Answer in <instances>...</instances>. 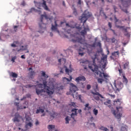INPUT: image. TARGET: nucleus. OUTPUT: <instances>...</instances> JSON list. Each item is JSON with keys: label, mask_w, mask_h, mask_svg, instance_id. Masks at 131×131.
Returning <instances> with one entry per match:
<instances>
[{"label": "nucleus", "mask_w": 131, "mask_h": 131, "mask_svg": "<svg viewBox=\"0 0 131 131\" xmlns=\"http://www.w3.org/2000/svg\"><path fill=\"white\" fill-rule=\"evenodd\" d=\"M116 112H114L113 114L115 115V116H116V118L118 119H120L122 116V114H121V113H118L117 115L115 113Z\"/></svg>", "instance_id": "obj_25"}, {"label": "nucleus", "mask_w": 131, "mask_h": 131, "mask_svg": "<svg viewBox=\"0 0 131 131\" xmlns=\"http://www.w3.org/2000/svg\"><path fill=\"white\" fill-rule=\"evenodd\" d=\"M45 92H46V91L45 89L39 90V89H36V93L38 95L41 94L42 93H45Z\"/></svg>", "instance_id": "obj_19"}, {"label": "nucleus", "mask_w": 131, "mask_h": 131, "mask_svg": "<svg viewBox=\"0 0 131 131\" xmlns=\"http://www.w3.org/2000/svg\"><path fill=\"white\" fill-rule=\"evenodd\" d=\"M48 128L49 129V131H53V130H54L55 126L53 125H49Z\"/></svg>", "instance_id": "obj_29"}, {"label": "nucleus", "mask_w": 131, "mask_h": 131, "mask_svg": "<svg viewBox=\"0 0 131 131\" xmlns=\"http://www.w3.org/2000/svg\"><path fill=\"white\" fill-rule=\"evenodd\" d=\"M43 85L44 89L46 91V93L49 95H52L55 92V86L52 82H50L48 84L49 86H47V82L46 80H43Z\"/></svg>", "instance_id": "obj_2"}, {"label": "nucleus", "mask_w": 131, "mask_h": 131, "mask_svg": "<svg viewBox=\"0 0 131 131\" xmlns=\"http://www.w3.org/2000/svg\"><path fill=\"white\" fill-rule=\"evenodd\" d=\"M18 27V26H14L13 29H14V31H15V32L17 31V28Z\"/></svg>", "instance_id": "obj_52"}, {"label": "nucleus", "mask_w": 131, "mask_h": 131, "mask_svg": "<svg viewBox=\"0 0 131 131\" xmlns=\"http://www.w3.org/2000/svg\"><path fill=\"white\" fill-rule=\"evenodd\" d=\"M14 105L17 106V110H19L20 109H22L23 110V109H25V108H26V106L23 107L22 106H19V103H17V102H15L14 103Z\"/></svg>", "instance_id": "obj_20"}, {"label": "nucleus", "mask_w": 131, "mask_h": 131, "mask_svg": "<svg viewBox=\"0 0 131 131\" xmlns=\"http://www.w3.org/2000/svg\"><path fill=\"white\" fill-rule=\"evenodd\" d=\"M27 48H27V45L25 46H22L20 47V49L17 50V51L18 52H19L20 51H23L26 50L27 49Z\"/></svg>", "instance_id": "obj_23"}, {"label": "nucleus", "mask_w": 131, "mask_h": 131, "mask_svg": "<svg viewBox=\"0 0 131 131\" xmlns=\"http://www.w3.org/2000/svg\"><path fill=\"white\" fill-rule=\"evenodd\" d=\"M73 14L75 16L77 15V10H76V8H74V9H73Z\"/></svg>", "instance_id": "obj_49"}, {"label": "nucleus", "mask_w": 131, "mask_h": 131, "mask_svg": "<svg viewBox=\"0 0 131 131\" xmlns=\"http://www.w3.org/2000/svg\"><path fill=\"white\" fill-rule=\"evenodd\" d=\"M111 100H107L106 102H105L104 103V104H105V105H108V106L110 107V108H112V106L111 105Z\"/></svg>", "instance_id": "obj_24"}, {"label": "nucleus", "mask_w": 131, "mask_h": 131, "mask_svg": "<svg viewBox=\"0 0 131 131\" xmlns=\"http://www.w3.org/2000/svg\"><path fill=\"white\" fill-rule=\"evenodd\" d=\"M90 29L88 26L87 27H84V30H82L80 32L82 36L84 37V36L87 34V31H89Z\"/></svg>", "instance_id": "obj_14"}, {"label": "nucleus", "mask_w": 131, "mask_h": 131, "mask_svg": "<svg viewBox=\"0 0 131 131\" xmlns=\"http://www.w3.org/2000/svg\"><path fill=\"white\" fill-rule=\"evenodd\" d=\"M130 2L131 0H119V3L121 4L124 8H128L130 5Z\"/></svg>", "instance_id": "obj_7"}, {"label": "nucleus", "mask_w": 131, "mask_h": 131, "mask_svg": "<svg viewBox=\"0 0 131 131\" xmlns=\"http://www.w3.org/2000/svg\"><path fill=\"white\" fill-rule=\"evenodd\" d=\"M93 113L95 115L97 116L98 113V111L96 110V108H94L93 110Z\"/></svg>", "instance_id": "obj_42"}, {"label": "nucleus", "mask_w": 131, "mask_h": 131, "mask_svg": "<svg viewBox=\"0 0 131 131\" xmlns=\"http://www.w3.org/2000/svg\"><path fill=\"white\" fill-rule=\"evenodd\" d=\"M111 41H112V42L113 43H115V41H116V39H115V38H112V39H111Z\"/></svg>", "instance_id": "obj_58"}, {"label": "nucleus", "mask_w": 131, "mask_h": 131, "mask_svg": "<svg viewBox=\"0 0 131 131\" xmlns=\"http://www.w3.org/2000/svg\"><path fill=\"white\" fill-rule=\"evenodd\" d=\"M92 107L89 106V104L87 103L85 105V108H84V110L85 111H89L90 110H91Z\"/></svg>", "instance_id": "obj_26"}, {"label": "nucleus", "mask_w": 131, "mask_h": 131, "mask_svg": "<svg viewBox=\"0 0 131 131\" xmlns=\"http://www.w3.org/2000/svg\"><path fill=\"white\" fill-rule=\"evenodd\" d=\"M46 112L49 114L50 117L53 119H54L55 117H56L58 115L57 113L53 111L50 112L47 110Z\"/></svg>", "instance_id": "obj_12"}, {"label": "nucleus", "mask_w": 131, "mask_h": 131, "mask_svg": "<svg viewBox=\"0 0 131 131\" xmlns=\"http://www.w3.org/2000/svg\"><path fill=\"white\" fill-rule=\"evenodd\" d=\"M33 126L32 123L31 122H29V123H27V122H26V125H25V127L26 128H28V126H29L30 127H31Z\"/></svg>", "instance_id": "obj_30"}, {"label": "nucleus", "mask_w": 131, "mask_h": 131, "mask_svg": "<svg viewBox=\"0 0 131 131\" xmlns=\"http://www.w3.org/2000/svg\"><path fill=\"white\" fill-rule=\"evenodd\" d=\"M109 95L112 97V98H115L116 96L115 95H112V94H109Z\"/></svg>", "instance_id": "obj_61"}, {"label": "nucleus", "mask_w": 131, "mask_h": 131, "mask_svg": "<svg viewBox=\"0 0 131 131\" xmlns=\"http://www.w3.org/2000/svg\"><path fill=\"white\" fill-rule=\"evenodd\" d=\"M17 57L15 56L14 57H12L11 58V61L14 63L15 62V60L16 59Z\"/></svg>", "instance_id": "obj_47"}, {"label": "nucleus", "mask_w": 131, "mask_h": 131, "mask_svg": "<svg viewBox=\"0 0 131 131\" xmlns=\"http://www.w3.org/2000/svg\"><path fill=\"white\" fill-rule=\"evenodd\" d=\"M11 76L14 78H17L18 77V75L16 73L13 72L11 73Z\"/></svg>", "instance_id": "obj_43"}, {"label": "nucleus", "mask_w": 131, "mask_h": 131, "mask_svg": "<svg viewBox=\"0 0 131 131\" xmlns=\"http://www.w3.org/2000/svg\"><path fill=\"white\" fill-rule=\"evenodd\" d=\"M121 104V102L119 99H116L114 101V105L115 106L116 108L117 107L120 106Z\"/></svg>", "instance_id": "obj_17"}, {"label": "nucleus", "mask_w": 131, "mask_h": 131, "mask_svg": "<svg viewBox=\"0 0 131 131\" xmlns=\"http://www.w3.org/2000/svg\"><path fill=\"white\" fill-rule=\"evenodd\" d=\"M40 112L41 113H43L44 112V110L42 109V108H39V109L37 110V111L36 112V113L38 114Z\"/></svg>", "instance_id": "obj_33"}, {"label": "nucleus", "mask_w": 131, "mask_h": 131, "mask_svg": "<svg viewBox=\"0 0 131 131\" xmlns=\"http://www.w3.org/2000/svg\"><path fill=\"white\" fill-rule=\"evenodd\" d=\"M112 55L115 57H117V56H119V52L118 51L117 52H114V53H112Z\"/></svg>", "instance_id": "obj_32"}, {"label": "nucleus", "mask_w": 131, "mask_h": 131, "mask_svg": "<svg viewBox=\"0 0 131 131\" xmlns=\"http://www.w3.org/2000/svg\"><path fill=\"white\" fill-rule=\"evenodd\" d=\"M103 81H104V80L102 78H99L98 79V82L101 84H102Z\"/></svg>", "instance_id": "obj_45"}, {"label": "nucleus", "mask_w": 131, "mask_h": 131, "mask_svg": "<svg viewBox=\"0 0 131 131\" xmlns=\"http://www.w3.org/2000/svg\"><path fill=\"white\" fill-rule=\"evenodd\" d=\"M20 119H22V120H23V118H22V117L20 116L18 113H16L15 115V117L13 119V121L14 122H19Z\"/></svg>", "instance_id": "obj_10"}, {"label": "nucleus", "mask_w": 131, "mask_h": 131, "mask_svg": "<svg viewBox=\"0 0 131 131\" xmlns=\"http://www.w3.org/2000/svg\"><path fill=\"white\" fill-rule=\"evenodd\" d=\"M108 26L110 28V30L111 31H112L113 32H115V31L114 30L112 29V24L111 23H108Z\"/></svg>", "instance_id": "obj_48"}, {"label": "nucleus", "mask_w": 131, "mask_h": 131, "mask_svg": "<svg viewBox=\"0 0 131 131\" xmlns=\"http://www.w3.org/2000/svg\"><path fill=\"white\" fill-rule=\"evenodd\" d=\"M102 61L104 62V64L102 65V68L104 69L107 66V56L105 55L101 58Z\"/></svg>", "instance_id": "obj_9"}, {"label": "nucleus", "mask_w": 131, "mask_h": 131, "mask_svg": "<svg viewBox=\"0 0 131 131\" xmlns=\"http://www.w3.org/2000/svg\"><path fill=\"white\" fill-rule=\"evenodd\" d=\"M86 79L83 76H81L76 78L75 81L79 82L80 81H85Z\"/></svg>", "instance_id": "obj_18"}, {"label": "nucleus", "mask_w": 131, "mask_h": 131, "mask_svg": "<svg viewBox=\"0 0 131 131\" xmlns=\"http://www.w3.org/2000/svg\"><path fill=\"white\" fill-rule=\"evenodd\" d=\"M70 79H68V78H67L66 77L63 78V82H67L66 83H67V84H68V83H69L68 82L71 81L72 80V79H73V78L71 76H70Z\"/></svg>", "instance_id": "obj_21"}, {"label": "nucleus", "mask_w": 131, "mask_h": 131, "mask_svg": "<svg viewBox=\"0 0 131 131\" xmlns=\"http://www.w3.org/2000/svg\"><path fill=\"white\" fill-rule=\"evenodd\" d=\"M80 51H81V50H79V54L80 55H81V56H82L84 55V53H81Z\"/></svg>", "instance_id": "obj_57"}, {"label": "nucleus", "mask_w": 131, "mask_h": 131, "mask_svg": "<svg viewBox=\"0 0 131 131\" xmlns=\"http://www.w3.org/2000/svg\"><path fill=\"white\" fill-rule=\"evenodd\" d=\"M116 26L118 29H122L123 30H124V29H125V26H119L117 25H116Z\"/></svg>", "instance_id": "obj_41"}, {"label": "nucleus", "mask_w": 131, "mask_h": 131, "mask_svg": "<svg viewBox=\"0 0 131 131\" xmlns=\"http://www.w3.org/2000/svg\"><path fill=\"white\" fill-rule=\"evenodd\" d=\"M121 131H127V130L125 127L122 126L121 127Z\"/></svg>", "instance_id": "obj_50"}, {"label": "nucleus", "mask_w": 131, "mask_h": 131, "mask_svg": "<svg viewBox=\"0 0 131 131\" xmlns=\"http://www.w3.org/2000/svg\"><path fill=\"white\" fill-rule=\"evenodd\" d=\"M26 119L27 121H30L31 120V118L29 117H26Z\"/></svg>", "instance_id": "obj_53"}, {"label": "nucleus", "mask_w": 131, "mask_h": 131, "mask_svg": "<svg viewBox=\"0 0 131 131\" xmlns=\"http://www.w3.org/2000/svg\"><path fill=\"white\" fill-rule=\"evenodd\" d=\"M42 3H40V2H36L35 1H34V3L35 5V7L39 9H41V7L42 6V7H43L45 10H46V11H50V9H49L46 4V1H45V0H42Z\"/></svg>", "instance_id": "obj_5"}, {"label": "nucleus", "mask_w": 131, "mask_h": 131, "mask_svg": "<svg viewBox=\"0 0 131 131\" xmlns=\"http://www.w3.org/2000/svg\"><path fill=\"white\" fill-rule=\"evenodd\" d=\"M93 94L96 95L94 96V97L95 99H96L97 101H99L100 100L99 97H100L101 98H104V97L102 96V95H101L98 92L93 93Z\"/></svg>", "instance_id": "obj_16"}, {"label": "nucleus", "mask_w": 131, "mask_h": 131, "mask_svg": "<svg viewBox=\"0 0 131 131\" xmlns=\"http://www.w3.org/2000/svg\"><path fill=\"white\" fill-rule=\"evenodd\" d=\"M65 120H66V124H68V123H69V121H70L71 119H70V118L69 117L67 116V117L66 118Z\"/></svg>", "instance_id": "obj_40"}, {"label": "nucleus", "mask_w": 131, "mask_h": 131, "mask_svg": "<svg viewBox=\"0 0 131 131\" xmlns=\"http://www.w3.org/2000/svg\"><path fill=\"white\" fill-rule=\"evenodd\" d=\"M88 63V60L82 61L80 62V63H83V64H87Z\"/></svg>", "instance_id": "obj_51"}, {"label": "nucleus", "mask_w": 131, "mask_h": 131, "mask_svg": "<svg viewBox=\"0 0 131 131\" xmlns=\"http://www.w3.org/2000/svg\"><path fill=\"white\" fill-rule=\"evenodd\" d=\"M92 58L93 59V64L92 65H89V68L96 74L97 75H99L100 77L102 78H104L105 79L107 80V78L110 77L106 73H102L98 70L99 68H101V66L100 65V62H98L99 64L98 66L96 63L95 60L97 59V55L95 54L94 57H92Z\"/></svg>", "instance_id": "obj_1"}, {"label": "nucleus", "mask_w": 131, "mask_h": 131, "mask_svg": "<svg viewBox=\"0 0 131 131\" xmlns=\"http://www.w3.org/2000/svg\"><path fill=\"white\" fill-rule=\"evenodd\" d=\"M69 105H70V106H73V107H75V108H76V107H78V106H77V105L76 104V103H74V102H71V103L69 104Z\"/></svg>", "instance_id": "obj_34"}, {"label": "nucleus", "mask_w": 131, "mask_h": 131, "mask_svg": "<svg viewBox=\"0 0 131 131\" xmlns=\"http://www.w3.org/2000/svg\"><path fill=\"white\" fill-rule=\"evenodd\" d=\"M58 26V25L57 24V20H55V26H53V25H52L51 30L52 31L57 32L58 33H59V31L58 30V29L57 28V27Z\"/></svg>", "instance_id": "obj_15"}, {"label": "nucleus", "mask_w": 131, "mask_h": 131, "mask_svg": "<svg viewBox=\"0 0 131 131\" xmlns=\"http://www.w3.org/2000/svg\"><path fill=\"white\" fill-rule=\"evenodd\" d=\"M43 17L45 18L46 19L48 20L49 19L50 20H52L53 19L52 16L51 17H49L46 14L45 15L44 14H41V17H40V22L39 23V28L41 30V31H39L38 32L42 33H43V30H45L46 28V24H43L42 23V20L43 19Z\"/></svg>", "instance_id": "obj_3"}, {"label": "nucleus", "mask_w": 131, "mask_h": 131, "mask_svg": "<svg viewBox=\"0 0 131 131\" xmlns=\"http://www.w3.org/2000/svg\"><path fill=\"white\" fill-rule=\"evenodd\" d=\"M113 8L115 10V12L116 13L117 12L116 10L117 9V7H116V6H115V5H114Z\"/></svg>", "instance_id": "obj_59"}, {"label": "nucleus", "mask_w": 131, "mask_h": 131, "mask_svg": "<svg viewBox=\"0 0 131 131\" xmlns=\"http://www.w3.org/2000/svg\"><path fill=\"white\" fill-rule=\"evenodd\" d=\"M77 110H78V109H77V108H73L71 111L72 113L71 116V118H72L74 121H75V116H77V114H78L77 112Z\"/></svg>", "instance_id": "obj_13"}, {"label": "nucleus", "mask_w": 131, "mask_h": 131, "mask_svg": "<svg viewBox=\"0 0 131 131\" xmlns=\"http://www.w3.org/2000/svg\"><path fill=\"white\" fill-rule=\"evenodd\" d=\"M30 12H37V13H39V14H40L41 13V11L40 10H37V9H35V8H34V7H32L31 10H30Z\"/></svg>", "instance_id": "obj_27"}, {"label": "nucleus", "mask_w": 131, "mask_h": 131, "mask_svg": "<svg viewBox=\"0 0 131 131\" xmlns=\"http://www.w3.org/2000/svg\"><path fill=\"white\" fill-rule=\"evenodd\" d=\"M72 41L73 42H78L80 43L81 44H84V40L81 37H77L76 36V37H75V39H73L72 40Z\"/></svg>", "instance_id": "obj_8"}, {"label": "nucleus", "mask_w": 131, "mask_h": 131, "mask_svg": "<svg viewBox=\"0 0 131 131\" xmlns=\"http://www.w3.org/2000/svg\"><path fill=\"white\" fill-rule=\"evenodd\" d=\"M115 86L116 88V92L117 93L118 92H120V89L119 88H117L116 85H115Z\"/></svg>", "instance_id": "obj_54"}, {"label": "nucleus", "mask_w": 131, "mask_h": 131, "mask_svg": "<svg viewBox=\"0 0 131 131\" xmlns=\"http://www.w3.org/2000/svg\"><path fill=\"white\" fill-rule=\"evenodd\" d=\"M58 89H59V90H62L64 89V86H61Z\"/></svg>", "instance_id": "obj_60"}, {"label": "nucleus", "mask_w": 131, "mask_h": 131, "mask_svg": "<svg viewBox=\"0 0 131 131\" xmlns=\"http://www.w3.org/2000/svg\"><path fill=\"white\" fill-rule=\"evenodd\" d=\"M17 43H18L17 41H14V43L11 44V46L12 47H13V48H15V47H16L17 46H16L14 43L17 44Z\"/></svg>", "instance_id": "obj_44"}, {"label": "nucleus", "mask_w": 131, "mask_h": 131, "mask_svg": "<svg viewBox=\"0 0 131 131\" xmlns=\"http://www.w3.org/2000/svg\"><path fill=\"white\" fill-rule=\"evenodd\" d=\"M71 64L70 65V69H68L67 68H66V72L67 74H68V75H69V72L71 73L73 71V69H71Z\"/></svg>", "instance_id": "obj_28"}, {"label": "nucleus", "mask_w": 131, "mask_h": 131, "mask_svg": "<svg viewBox=\"0 0 131 131\" xmlns=\"http://www.w3.org/2000/svg\"><path fill=\"white\" fill-rule=\"evenodd\" d=\"M122 76H123V78H122L123 82L127 84L128 81L127 79L126 78L125 75L124 73L122 74Z\"/></svg>", "instance_id": "obj_22"}, {"label": "nucleus", "mask_w": 131, "mask_h": 131, "mask_svg": "<svg viewBox=\"0 0 131 131\" xmlns=\"http://www.w3.org/2000/svg\"><path fill=\"white\" fill-rule=\"evenodd\" d=\"M124 35L126 36H127V37H130V34L128 33V32H127V33H125V34H124Z\"/></svg>", "instance_id": "obj_56"}, {"label": "nucleus", "mask_w": 131, "mask_h": 131, "mask_svg": "<svg viewBox=\"0 0 131 131\" xmlns=\"http://www.w3.org/2000/svg\"><path fill=\"white\" fill-rule=\"evenodd\" d=\"M120 7L121 9L123 12H124L125 13H126V14H128L129 13L128 11H127V9H124V8H122V6H121V5H120Z\"/></svg>", "instance_id": "obj_36"}, {"label": "nucleus", "mask_w": 131, "mask_h": 131, "mask_svg": "<svg viewBox=\"0 0 131 131\" xmlns=\"http://www.w3.org/2000/svg\"><path fill=\"white\" fill-rule=\"evenodd\" d=\"M129 67V62H126L124 64V66H123V69L124 70H126V69H127Z\"/></svg>", "instance_id": "obj_35"}, {"label": "nucleus", "mask_w": 131, "mask_h": 131, "mask_svg": "<svg viewBox=\"0 0 131 131\" xmlns=\"http://www.w3.org/2000/svg\"><path fill=\"white\" fill-rule=\"evenodd\" d=\"M70 92L67 93V95H71L73 97H74V93L76 92V91H78L77 87L73 83H70Z\"/></svg>", "instance_id": "obj_6"}, {"label": "nucleus", "mask_w": 131, "mask_h": 131, "mask_svg": "<svg viewBox=\"0 0 131 131\" xmlns=\"http://www.w3.org/2000/svg\"><path fill=\"white\" fill-rule=\"evenodd\" d=\"M29 71H30L29 73H28L29 77L30 78L33 79L34 76L35 75L36 73L34 71H33L32 68H30L29 69Z\"/></svg>", "instance_id": "obj_11"}, {"label": "nucleus", "mask_w": 131, "mask_h": 131, "mask_svg": "<svg viewBox=\"0 0 131 131\" xmlns=\"http://www.w3.org/2000/svg\"><path fill=\"white\" fill-rule=\"evenodd\" d=\"M91 85L88 84V85H87V89H88V90H90V89H91Z\"/></svg>", "instance_id": "obj_62"}, {"label": "nucleus", "mask_w": 131, "mask_h": 131, "mask_svg": "<svg viewBox=\"0 0 131 131\" xmlns=\"http://www.w3.org/2000/svg\"><path fill=\"white\" fill-rule=\"evenodd\" d=\"M119 72L120 74H122V75H123V74H124L123 73V70H121H121H119Z\"/></svg>", "instance_id": "obj_63"}, {"label": "nucleus", "mask_w": 131, "mask_h": 131, "mask_svg": "<svg viewBox=\"0 0 131 131\" xmlns=\"http://www.w3.org/2000/svg\"><path fill=\"white\" fill-rule=\"evenodd\" d=\"M92 16V14L90 13L88 10H85L84 11L83 14L79 17L81 20V23H83V25L84 26V24L86 23L88 18Z\"/></svg>", "instance_id": "obj_4"}, {"label": "nucleus", "mask_w": 131, "mask_h": 131, "mask_svg": "<svg viewBox=\"0 0 131 131\" xmlns=\"http://www.w3.org/2000/svg\"><path fill=\"white\" fill-rule=\"evenodd\" d=\"M93 88L95 90V91H98V84L97 83H95L93 86Z\"/></svg>", "instance_id": "obj_31"}, {"label": "nucleus", "mask_w": 131, "mask_h": 131, "mask_svg": "<svg viewBox=\"0 0 131 131\" xmlns=\"http://www.w3.org/2000/svg\"><path fill=\"white\" fill-rule=\"evenodd\" d=\"M116 108L118 112H121L122 111V107L120 106V105L119 106H117Z\"/></svg>", "instance_id": "obj_37"}, {"label": "nucleus", "mask_w": 131, "mask_h": 131, "mask_svg": "<svg viewBox=\"0 0 131 131\" xmlns=\"http://www.w3.org/2000/svg\"><path fill=\"white\" fill-rule=\"evenodd\" d=\"M100 129L102 130L103 131H108V129L106 127L101 126L100 128Z\"/></svg>", "instance_id": "obj_38"}, {"label": "nucleus", "mask_w": 131, "mask_h": 131, "mask_svg": "<svg viewBox=\"0 0 131 131\" xmlns=\"http://www.w3.org/2000/svg\"><path fill=\"white\" fill-rule=\"evenodd\" d=\"M38 85L39 88H42V86H43L42 84H39Z\"/></svg>", "instance_id": "obj_64"}, {"label": "nucleus", "mask_w": 131, "mask_h": 131, "mask_svg": "<svg viewBox=\"0 0 131 131\" xmlns=\"http://www.w3.org/2000/svg\"><path fill=\"white\" fill-rule=\"evenodd\" d=\"M75 28H76V29H77V30H78V31H79V32H80V31H81V30H82V28L80 27V26H76Z\"/></svg>", "instance_id": "obj_46"}, {"label": "nucleus", "mask_w": 131, "mask_h": 131, "mask_svg": "<svg viewBox=\"0 0 131 131\" xmlns=\"http://www.w3.org/2000/svg\"><path fill=\"white\" fill-rule=\"evenodd\" d=\"M33 85H31L30 84H28V85H26L25 87L26 88H30L31 87H33Z\"/></svg>", "instance_id": "obj_55"}, {"label": "nucleus", "mask_w": 131, "mask_h": 131, "mask_svg": "<svg viewBox=\"0 0 131 131\" xmlns=\"http://www.w3.org/2000/svg\"><path fill=\"white\" fill-rule=\"evenodd\" d=\"M41 73H41V76H43V77H44L46 78H48V76L46 74V72L42 71Z\"/></svg>", "instance_id": "obj_39"}]
</instances>
